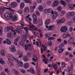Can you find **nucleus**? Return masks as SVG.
Masks as SVG:
<instances>
[{
    "instance_id": "nucleus-47",
    "label": "nucleus",
    "mask_w": 75,
    "mask_h": 75,
    "mask_svg": "<svg viewBox=\"0 0 75 75\" xmlns=\"http://www.w3.org/2000/svg\"><path fill=\"white\" fill-rule=\"evenodd\" d=\"M61 23H64L65 22V18H63L61 20Z\"/></svg>"
},
{
    "instance_id": "nucleus-6",
    "label": "nucleus",
    "mask_w": 75,
    "mask_h": 75,
    "mask_svg": "<svg viewBox=\"0 0 75 75\" xmlns=\"http://www.w3.org/2000/svg\"><path fill=\"white\" fill-rule=\"evenodd\" d=\"M17 2H12L10 5L11 6L12 8H14V7H15L17 6Z\"/></svg>"
},
{
    "instance_id": "nucleus-62",
    "label": "nucleus",
    "mask_w": 75,
    "mask_h": 75,
    "mask_svg": "<svg viewBox=\"0 0 75 75\" xmlns=\"http://www.w3.org/2000/svg\"><path fill=\"white\" fill-rule=\"evenodd\" d=\"M9 29L10 30H13V27L12 26H9Z\"/></svg>"
},
{
    "instance_id": "nucleus-19",
    "label": "nucleus",
    "mask_w": 75,
    "mask_h": 75,
    "mask_svg": "<svg viewBox=\"0 0 75 75\" xmlns=\"http://www.w3.org/2000/svg\"><path fill=\"white\" fill-rule=\"evenodd\" d=\"M28 12H29V8H28V7H26L25 8L24 10V13H28Z\"/></svg>"
},
{
    "instance_id": "nucleus-45",
    "label": "nucleus",
    "mask_w": 75,
    "mask_h": 75,
    "mask_svg": "<svg viewBox=\"0 0 75 75\" xmlns=\"http://www.w3.org/2000/svg\"><path fill=\"white\" fill-rule=\"evenodd\" d=\"M33 17V18H37V15L35 14H33L32 15Z\"/></svg>"
},
{
    "instance_id": "nucleus-28",
    "label": "nucleus",
    "mask_w": 75,
    "mask_h": 75,
    "mask_svg": "<svg viewBox=\"0 0 75 75\" xmlns=\"http://www.w3.org/2000/svg\"><path fill=\"white\" fill-rule=\"evenodd\" d=\"M5 52L4 50H1V55L2 56H3V57L5 55V54L4 53Z\"/></svg>"
},
{
    "instance_id": "nucleus-53",
    "label": "nucleus",
    "mask_w": 75,
    "mask_h": 75,
    "mask_svg": "<svg viewBox=\"0 0 75 75\" xmlns=\"http://www.w3.org/2000/svg\"><path fill=\"white\" fill-rule=\"evenodd\" d=\"M5 72L8 74L9 72V71H8V69H5Z\"/></svg>"
},
{
    "instance_id": "nucleus-24",
    "label": "nucleus",
    "mask_w": 75,
    "mask_h": 75,
    "mask_svg": "<svg viewBox=\"0 0 75 75\" xmlns=\"http://www.w3.org/2000/svg\"><path fill=\"white\" fill-rule=\"evenodd\" d=\"M23 67L25 69H27L28 68V64L26 63L23 65Z\"/></svg>"
},
{
    "instance_id": "nucleus-13",
    "label": "nucleus",
    "mask_w": 75,
    "mask_h": 75,
    "mask_svg": "<svg viewBox=\"0 0 75 75\" xmlns=\"http://www.w3.org/2000/svg\"><path fill=\"white\" fill-rule=\"evenodd\" d=\"M33 58L32 59V60L33 61H34V62H37V56H36V55L35 54H34L33 55Z\"/></svg>"
},
{
    "instance_id": "nucleus-54",
    "label": "nucleus",
    "mask_w": 75,
    "mask_h": 75,
    "mask_svg": "<svg viewBox=\"0 0 75 75\" xmlns=\"http://www.w3.org/2000/svg\"><path fill=\"white\" fill-rule=\"evenodd\" d=\"M25 50L26 51H27L28 50V47H27V45H25Z\"/></svg>"
},
{
    "instance_id": "nucleus-17",
    "label": "nucleus",
    "mask_w": 75,
    "mask_h": 75,
    "mask_svg": "<svg viewBox=\"0 0 75 75\" xmlns=\"http://www.w3.org/2000/svg\"><path fill=\"white\" fill-rule=\"evenodd\" d=\"M51 21V20L50 19H47L46 20L45 22V25H48L50 23V22Z\"/></svg>"
},
{
    "instance_id": "nucleus-27",
    "label": "nucleus",
    "mask_w": 75,
    "mask_h": 75,
    "mask_svg": "<svg viewBox=\"0 0 75 75\" xmlns=\"http://www.w3.org/2000/svg\"><path fill=\"white\" fill-rule=\"evenodd\" d=\"M29 71L31 73H32L33 74H35V71H34V70L33 68H30Z\"/></svg>"
},
{
    "instance_id": "nucleus-4",
    "label": "nucleus",
    "mask_w": 75,
    "mask_h": 75,
    "mask_svg": "<svg viewBox=\"0 0 75 75\" xmlns=\"http://www.w3.org/2000/svg\"><path fill=\"white\" fill-rule=\"evenodd\" d=\"M1 10L0 11V13L1 14H3V12H4V11H5V9H7L8 10H10V9L8 8H6L5 7H4L3 6H2L1 7Z\"/></svg>"
},
{
    "instance_id": "nucleus-37",
    "label": "nucleus",
    "mask_w": 75,
    "mask_h": 75,
    "mask_svg": "<svg viewBox=\"0 0 75 75\" xmlns=\"http://www.w3.org/2000/svg\"><path fill=\"white\" fill-rule=\"evenodd\" d=\"M54 27L53 26H50L49 28V31H52L53 30L52 28Z\"/></svg>"
},
{
    "instance_id": "nucleus-21",
    "label": "nucleus",
    "mask_w": 75,
    "mask_h": 75,
    "mask_svg": "<svg viewBox=\"0 0 75 75\" xmlns=\"http://www.w3.org/2000/svg\"><path fill=\"white\" fill-rule=\"evenodd\" d=\"M16 33H18L19 34H21L22 33L21 30L18 28H17L16 30Z\"/></svg>"
},
{
    "instance_id": "nucleus-48",
    "label": "nucleus",
    "mask_w": 75,
    "mask_h": 75,
    "mask_svg": "<svg viewBox=\"0 0 75 75\" xmlns=\"http://www.w3.org/2000/svg\"><path fill=\"white\" fill-rule=\"evenodd\" d=\"M3 28L0 27V34H1L3 33Z\"/></svg>"
},
{
    "instance_id": "nucleus-55",
    "label": "nucleus",
    "mask_w": 75,
    "mask_h": 75,
    "mask_svg": "<svg viewBox=\"0 0 75 75\" xmlns=\"http://www.w3.org/2000/svg\"><path fill=\"white\" fill-rule=\"evenodd\" d=\"M37 2L38 3H41L42 2V0H37Z\"/></svg>"
},
{
    "instance_id": "nucleus-10",
    "label": "nucleus",
    "mask_w": 75,
    "mask_h": 75,
    "mask_svg": "<svg viewBox=\"0 0 75 75\" xmlns=\"http://www.w3.org/2000/svg\"><path fill=\"white\" fill-rule=\"evenodd\" d=\"M8 63L9 64H11V65H14V63L13 62V60L11 59H8Z\"/></svg>"
},
{
    "instance_id": "nucleus-25",
    "label": "nucleus",
    "mask_w": 75,
    "mask_h": 75,
    "mask_svg": "<svg viewBox=\"0 0 75 75\" xmlns=\"http://www.w3.org/2000/svg\"><path fill=\"white\" fill-rule=\"evenodd\" d=\"M33 22L34 24H37L38 23V20L37 18H34L33 19Z\"/></svg>"
},
{
    "instance_id": "nucleus-50",
    "label": "nucleus",
    "mask_w": 75,
    "mask_h": 75,
    "mask_svg": "<svg viewBox=\"0 0 75 75\" xmlns=\"http://www.w3.org/2000/svg\"><path fill=\"white\" fill-rule=\"evenodd\" d=\"M45 37L46 38H48V37H50V35L49 33L48 34H46L45 35Z\"/></svg>"
},
{
    "instance_id": "nucleus-60",
    "label": "nucleus",
    "mask_w": 75,
    "mask_h": 75,
    "mask_svg": "<svg viewBox=\"0 0 75 75\" xmlns=\"http://www.w3.org/2000/svg\"><path fill=\"white\" fill-rule=\"evenodd\" d=\"M11 31H12V32H14V35H16V32H15V30H14L13 29H12L11 30Z\"/></svg>"
},
{
    "instance_id": "nucleus-23",
    "label": "nucleus",
    "mask_w": 75,
    "mask_h": 75,
    "mask_svg": "<svg viewBox=\"0 0 75 75\" xmlns=\"http://www.w3.org/2000/svg\"><path fill=\"white\" fill-rule=\"evenodd\" d=\"M11 52H16V47L13 46L12 47L11 49Z\"/></svg>"
},
{
    "instance_id": "nucleus-61",
    "label": "nucleus",
    "mask_w": 75,
    "mask_h": 75,
    "mask_svg": "<svg viewBox=\"0 0 75 75\" xmlns=\"http://www.w3.org/2000/svg\"><path fill=\"white\" fill-rule=\"evenodd\" d=\"M36 45H37V46H38V47H40L39 43H38V41H37L36 42Z\"/></svg>"
},
{
    "instance_id": "nucleus-8",
    "label": "nucleus",
    "mask_w": 75,
    "mask_h": 75,
    "mask_svg": "<svg viewBox=\"0 0 75 75\" xmlns=\"http://www.w3.org/2000/svg\"><path fill=\"white\" fill-rule=\"evenodd\" d=\"M57 16H58V13L56 11L54 12L52 16V18L53 19H55L57 18Z\"/></svg>"
},
{
    "instance_id": "nucleus-43",
    "label": "nucleus",
    "mask_w": 75,
    "mask_h": 75,
    "mask_svg": "<svg viewBox=\"0 0 75 75\" xmlns=\"http://www.w3.org/2000/svg\"><path fill=\"white\" fill-rule=\"evenodd\" d=\"M52 67H54V69H57V65L56 64H53L52 65Z\"/></svg>"
},
{
    "instance_id": "nucleus-40",
    "label": "nucleus",
    "mask_w": 75,
    "mask_h": 75,
    "mask_svg": "<svg viewBox=\"0 0 75 75\" xmlns=\"http://www.w3.org/2000/svg\"><path fill=\"white\" fill-rule=\"evenodd\" d=\"M63 37L64 38H66L68 37V35H67L66 34L64 33L63 35Z\"/></svg>"
},
{
    "instance_id": "nucleus-3",
    "label": "nucleus",
    "mask_w": 75,
    "mask_h": 75,
    "mask_svg": "<svg viewBox=\"0 0 75 75\" xmlns=\"http://www.w3.org/2000/svg\"><path fill=\"white\" fill-rule=\"evenodd\" d=\"M60 31L62 33L66 32L67 31V27L66 26H64L63 27H62L60 29Z\"/></svg>"
},
{
    "instance_id": "nucleus-30",
    "label": "nucleus",
    "mask_w": 75,
    "mask_h": 75,
    "mask_svg": "<svg viewBox=\"0 0 75 75\" xmlns=\"http://www.w3.org/2000/svg\"><path fill=\"white\" fill-rule=\"evenodd\" d=\"M65 14V11H63L60 13V15L61 16H63V15Z\"/></svg>"
},
{
    "instance_id": "nucleus-12",
    "label": "nucleus",
    "mask_w": 75,
    "mask_h": 75,
    "mask_svg": "<svg viewBox=\"0 0 75 75\" xmlns=\"http://www.w3.org/2000/svg\"><path fill=\"white\" fill-rule=\"evenodd\" d=\"M58 4V2L57 1H56L54 2L53 4L52 5L53 7H56L57 6Z\"/></svg>"
},
{
    "instance_id": "nucleus-44",
    "label": "nucleus",
    "mask_w": 75,
    "mask_h": 75,
    "mask_svg": "<svg viewBox=\"0 0 75 75\" xmlns=\"http://www.w3.org/2000/svg\"><path fill=\"white\" fill-rule=\"evenodd\" d=\"M21 27H23L24 25V23L23 21H21Z\"/></svg>"
},
{
    "instance_id": "nucleus-31",
    "label": "nucleus",
    "mask_w": 75,
    "mask_h": 75,
    "mask_svg": "<svg viewBox=\"0 0 75 75\" xmlns=\"http://www.w3.org/2000/svg\"><path fill=\"white\" fill-rule=\"evenodd\" d=\"M65 45V44H64V43H63L61 44L59 46V48L61 49Z\"/></svg>"
},
{
    "instance_id": "nucleus-14",
    "label": "nucleus",
    "mask_w": 75,
    "mask_h": 75,
    "mask_svg": "<svg viewBox=\"0 0 75 75\" xmlns=\"http://www.w3.org/2000/svg\"><path fill=\"white\" fill-rule=\"evenodd\" d=\"M35 9V6H31L30 7V9L31 12H34V9Z\"/></svg>"
},
{
    "instance_id": "nucleus-29",
    "label": "nucleus",
    "mask_w": 75,
    "mask_h": 75,
    "mask_svg": "<svg viewBox=\"0 0 75 75\" xmlns=\"http://www.w3.org/2000/svg\"><path fill=\"white\" fill-rule=\"evenodd\" d=\"M9 57H10V58H13V59H14L15 61H16L17 59L15 58V57L13 56V55L12 54H9Z\"/></svg>"
},
{
    "instance_id": "nucleus-16",
    "label": "nucleus",
    "mask_w": 75,
    "mask_h": 75,
    "mask_svg": "<svg viewBox=\"0 0 75 75\" xmlns=\"http://www.w3.org/2000/svg\"><path fill=\"white\" fill-rule=\"evenodd\" d=\"M12 20L13 21H14L15 22V21H16L17 20V18L16 17H14L13 16H12V17H10Z\"/></svg>"
},
{
    "instance_id": "nucleus-22",
    "label": "nucleus",
    "mask_w": 75,
    "mask_h": 75,
    "mask_svg": "<svg viewBox=\"0 0 75 75\" xmlns=\"http://www.w3.org/2000/svg\"><path fill=\"white\" fill-rule=\"evenodd\" d=\"M25 6V4H24V3L23 2H22L20 4V9H22L24 8V7Z\"/></svg>"
},
{
    "instance_id": "nucleus-7",
    "label": "nucleus",
    "mask_w": 75,
    "mask_h": 75,
    "mask_svg": "<svg viewBox=\"0 0 75 75\" xmlns=\"http://www.w3.org/2000/svg\"><path fill=\"white\" fill-rule=\"evenodd\" d=\"M45 11H47V12L48 13H51L52 14H54V11H52V10L51 8L45 9Z\"/></svg>"
},
{
    "instance_id": "nucleus-46",
    "label": "nucleus",
    "mask_w": 75,
    "mask_h": 75,
    "mask_svg": "<svg viewBox=\"0 0 75 75\" xmlns=\"http://www.w3.org/2000/svg\"><path fill=\"white\" fill-rule=\"evenodd\" d=\"M57 23L58 24H60L61 23V19H59L57 21Z\"/></svg>"
},
{
    "instance_id": "nucleus-64",
    "label": "nucleus",
    "mask_w": 75,
    "mask_h": 75,
    "mask_svg": "<svg viewBox=\"0 0 75 75\" xmlns=\"http://www.w3.org/2000/svg\"><path fill=\"white\" fill-rule=\"evenodd\" d=\"M39 47H41V41H39Z\"/></svg>"
},
{
    "instance_id": "nucleus-52",
    "label": "nucleus",
    "mask_w": 75,
    "mask_h": 75,
    "mask_svg": "<svg viewBox=\"0 0 75 75\" xmlns=\"http://www.w3.org/2000/svg\"><path fill=\"white\" fill-rule=\"evenodd\" d=\"M70 14L71 16H74L75 15V13L74 12H70Z\"/></svg>"
},
{
    "instance_id": "nucleus-5",
    "label": "nucleus",
    "mask_w": 75,
    "mask_h": 75,
    "mask_svg": "<svg viewBox=\"0 0 75 75\" xmlns=\"http://www.w3.org/2000/svg\"><path fill=\"white\" fill-rule=\"evenodd\" d=\"M16 62H17L18 64L19 65V67H22L23 66V63L22 62H20V61L18 60V59H17L15 61Z\"/></svg>"
},
{
    "instance_id": "nucleus-11",
    "label": "nucleus",
    "mask_w": 75,
    "mask_h": 75,
    "mask_svg": "<svg viewBox=\"0 0 75 75\" xmlns=\"http://www.w3.org/2000/svg\"><path fill=\"white\" fill-rule=\"evenodd\" d=\"M71 67H68L67 68V71H68V73L69 74L68 75H71V73L72 72L71 71Z\"/></svg>"
},
{
    "instance_id": "nucleus-41",
    "label": "nucleus",
    "mask_w": 75,
    "mask_h": 75,
    "mask_svg": "<svg viewBox=\"0 0 75 75\" xmlns=\"http://www.w3.org/2000/svg\"><path fill=\"white\" fill-rule=\"evenodd\" d=\"M29 50H30L31 49V44H27V46Z\"/></svg>"
},
{
    "instance_id": "nucleus-34",
    "label": "nucleus",
    "mask_w": 75,
    "mask_h": 75,
    "mask_svg": "<svg viewBox=\"0 0 75 75\" xmlns=\"http://www.w3.org/2000/svg\"><path fill=\"white\" fill-rule=\"evenodd\" d=\"M26 31V34H28V28L27 27H26L25 28H23Z\"/></svg>"
},
{
    "instance_id": "nucleus-42",
    "label": "nucleus",
    "mask_w": 75,
    "mask_h": 75,
    "mask_svg": "<svg viewBox=\"0 0 75 75\" xmlns=\"http://www.w3.org/2000/svg\"><path fill=\"white\" fill-rule=\"evenodd\" d=\"M6 42L7 44H8V45H10L11 44V42L10 41V40H9L8 39H7L6 40Z\"/></svg>"
},
{
    "instance_id": "nucleus-33",
    "label": "nucleus",
    "mask_w": 75,
    "mask_h": 75,
    "mask_svg": "<svg viewBox=\"0 0 75 75\" xmlns=\"http://www.w3.org/2000/svg\"><path fill=\"white\" fill-rule=\"evenodd\" d=\"M42 9H43V7L41 6H40L38 8L39 10L41 12L42 11Z\"/></svg>"
},
{
    "instance_id": "nucleus-63",
    "label": "nucleus",
    "mask_w": 75,
    "mask_h": 75,
    "mask_svg": "<svg viewBox=\"0 0 75 75\" xmlns=\"http://www.w3.org/2000/svg\"><path fill=\"white\" fill-rule=\"evenodd\" d=\"M18 40H19V39L18 38H17L15 39V41L16 42H18Z\"/></svg>"
},
{
    "instance_id": "nucleus-58",
    "label": "nucleus",
    "mask_w": 75,
    "mask_h": 75,
    "mask_svg": "<svg viewBox=\"0 0 75 75\" xmlns=\"http://www.w3.org/2000/svg\"><path fill=\"white\" fill-rule=\"evenodd\" d=\"M23 55V53L19 55V58H21L22 57Z\"/></svg>"
},
{
    "instance_id": "nucleus-36",
    "label": "nucleus",
    "mask_w": 75,
    "mask_h": 75,
    "mask_svg": "<svg viewBox=\"0 0 75 75\" xmlns=\"http://www.w3.org/2000/svg\"><path fill=\"white\" fill-rule=\"evenodd\" d=\"M64 49H60L58 51V52L59 53H62V52L64 51Z\"/></svg>"
},
{
    "instance_id": "nucleus-18",
    "label": "nucleus",
    "mask_w": 75,
    "mask_h": 75,
    "mask_svg": "<svg viewBox=\"0 0 75 75\" xmlns=\"http://www.w3.org/2000/svg\"><path fill=\"white\" fill-rule=\"evenodd\" d=\"M23 60L25 61V62H27L28 61V58L26 56H24L23 57Z\"/></svg>"
},
{
    "instance_id": "nucleus-59",
    "label": "nucleus",
    "mask_w": 75,
    "mask_h": 75,
    "mask_svg": "<svg viewBox=\"0 0 75 75\" xmlns=\"http://www.w3.org/2000/svg\"><path fill=\"white\" fill-rule=\"evenodd\" d=\"M51 4V1H48L47 2V4H48V5H50V4Z\"/></svg>"
},
{
    "instance_id": "nucleus-57",
    "label": "nucleus",
    "mask_w": 75,
    "mask_h": 75,
    "mask_svg": "<svg viewBox=\"0 0 75 75\" xmlns=\"http://www.w3.org/2000/svg\"><path fill=\"white\" fill-rule=\"evenodd\" d=\"M18 13L20 14H21L23 13V12L19 10L18 11Z\"/></svg>"
},
{
    "instance_id": "nucleus-39",
    "label": "nucleus",
    "mask_w": 75,
    "mask_h": 75,
    "mask_svg": "<svg viewBox=\"0 0 75 75\" xmlns=\"http://www.w3.org/2000/svg\"><path fill=\"white\" fill-rule=\"evenodd\" d=\"M72 40V38H70V39L69 40V43L70 44H71L72 43V40ZM72 44H74L75 45V43H72Z\"/></svg>"
},
{
    "instance_id": "nucleus-51",
    "label": "nucleus",
    "mask_w": 75,
    "mask_h": 75,
    "mask_svg": "<svg viewBox=\"0 0 75 75\" xmlns=\"http://www.w3.org/2000/svg\"><path fill=\"white\" fill-rule=\"evenodd\" d=\"M62 8L61 6H59L57 8V10L58 11H60L61 10Z\"/></svg>"
},
{
    "instance_id": "nucleus-20",
    "label": "nucleus",
    "mask_w": 75,
    "mask_h": 75,
    "mask_svg": "<svg viewBox=\"0 0 75 75\" xmlns=\"http://www.w3.org/2000/svg\"><path fill=\"white\" fill-rule=\"evenodd\" d=\"M4 16L6 18H8L10 17V15L7 13H5L4 14Z\"/></svg>"
},
{
    "instance_id": "nucleus-56",
    "label": "nucleus",
    "mask_w": 75,
    "mask_h": 75,
    "mask_svg": "<svg viewBox=\"0 0 75 75\" xmlns=\"http://www.w3.org/2000/svg\"><path fill=\"white\" fill-rule=\"evenodd\" d=\"M21 71H22V73L23 74H24L25 72V70H23V69H21Z\"/></svg>"
},
{
    "instance_id": "nucleus-2",
    "label": "nucleus",
    "mask_w": 75,
    "mask_h": 75,
    "mask_svg": "<svg viewBox=\"0 0 75 75\" xmlns=\"http://www.w3.org/2000/svg\"><path fill=\"white\" fill-rule=\"evenodd\" d=\"M22 40L23 41L20 42V45H21V46H23V45L24 44V42L26 41V40H27V38L25 35L24 34L22 36Z\"/></svg>"
},
{
    "instance_id": "nucleus-1",
    "label": "nucleus",
    "mask_w": 75,
    "mask_h": 75,
    "mask_svg": "<svg viewBox=\"0 0 75 75\" xmlns=\"http://www.w3.org/2000/svg\"><path fill=\"white\" fill-rule=\"evenodd\" d=\"M29 28V30H30V31H32V30H34L36 31H38L36 33V34H37L38 35H39L40 34H41L42 33H41V30H37V28H35V26H34V25H30V27Z\"/></svg>"
},
{
    "instance_id": "nucleus-49",
    "label": "nucleus",
    "mask_w": 75,
    "mask_h": 75,
    "mask_svg": "<svg viewBox=\"0 0 75 75\" xmlns=\"http://www.w3.org/2000/svg\"><path fill=\"white\" fill-rule=\"evenodd\" d=\"M61 4H63V5H64V6L66 5V4L63 1H61Z\"/></svg>"
},
{
    "instance_id": "nucleus-9",
    "label": "nucleus",
    "mask_w": 75,
    "mask_h": 75,
    "mask_svg": "<svg viewBox=\"0 0 75 75\" xmlns=\"http://www.w3.org/2000/svg\"><path fill=\"white\" fill-rule=\"evenodd\" d=\"M75 7V4H70L69 5V7L70 8H71V10H74V8Z\"/></svg>"
},
{
    "instance_id": "nucleus-26",
    "label": "nucleus",
    "mask_w": 75,
    "mask_h": 75,
    "mask_svg": "<svg viewBox=\"0 0 75 75\" xmlns=\"http://www.w3.org/2000/svg\"><path fill=\"white\" fill-rule=\"evenodd\" d=\"M5 63V62L3 61V59L2 58H0V63L2 65H4Z\"/></svg>"
},
{
    "instance_id": "nucleus-38",
    "label": "nucleus",
    "mask_w": 75,
    "mask_h": 75,
    "mask_svg": "<svg viewBox=\"0 0 75 75\" xmlns=\"http://www.w3.org/2000/svg\"><path fill=\"white\" fill-rule=\"evenodd\" d=\"M52 44V42H51V41H49L47 42V45L49 46H51Z\"/></svg>"
},
{
    "instance_id": "nucleus-35",
    "label": "nucleus",
    "mask_w": 75,
    "mask_h": 75,
    "mask_svg": "<svg viewBox=\"0 0 75 75\" xmlns=\"http://www.w3.org/2000/svg\"><path fill=\"white\" fill-rule=\"evenodd\" d=\"M13 71H14L15 72V75H18V72L17 71V70H16L13 69Z\"/></svg>"
},
{
    "instance_id": "nucleus-15",
    "label": "nucleus",
    "mask_w": 75,
    "mask_h": 75,
    "mask_svg": "<svg viewBox=\"0 0 75 75\" xmlns=\"http://www.w3.org/2000/svg\"><path fill=\"white\" fill-rule=\"evenodd\" d=\"M13 35V34L12 33H9L7 34V37H8V38H10V39H11V38H13V37H12L11 38V37H11V36H12Z\"/></svg>"
},
{
    "instance_id": "nucleus-32",
    "label": "nucleus",
    "mask_w": 75,
    "mask_h": 75,
    "mask_svg": "<svg viewBox=\"0 0 75 75\" xmlns=\"http://www.w3.org/2000/svg\"><path fill=\"white\" fill-rule=\"evenodd\" d=\"M13 14H14V12L12 11H11L9 14L10 18L13 16L12 15H13Z\"/></svg>"
}]
</instances>
